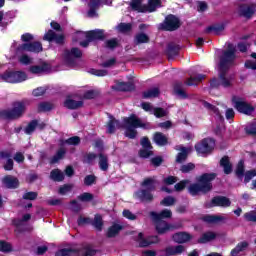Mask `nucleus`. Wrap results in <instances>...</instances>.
<instances>
[{
	"mask_svg": "<svg viewBox=\"0 0 256 256\" xmlns=\"http://www.w3.org/2000/svg\"><path fill=\"white\" fill-rule=\"evenodd\" d=\"M161 205H164V207H171V205H175V198L168 196L161 201Z\"/></svg>",
	"mask_w": 256,
	"mask_h": 256,
	"instance_id": "3c124183",
	"label": "nucleus"
},
{
	"mask_svg": "<svg viewBox=\"0 0 256 256\" xmlns=\"http://www.w3.org/2000/svg\"><path fill=\"white\" fill-rule=\"evenodd\" d=\"M78 199L84 203H89V201H93V194L84 192L78 196Z\"/></svg>",
	"mask_w": 256,
	"mask_h": 256,
	"instance_id": "a18cd8bd",
	"label": "nucleus"
},
{
	"mask_svg": "<svg viewBox=\"0 0 256 256\" xmlns=\"http://www.w3.org/2000/svg\"><path fill=\"white\" fill-rule=\"evenodd\" d=\"M215 237H217V234L214 232H207L199 239V243H209V241H213Z\"/></svg>",
	"mask_w": 256,
	"mask_h": 256,
	"instance_id": "4c0bfd02",
	"label": "nucleus"
},
{
	"mask_svg": "<svg viewBox=\"0 0 256 256\" xmlns=\"http://www.w3.org/2000/svg\"><path fill=\"white\" fill-rule=\"evenodd\" d=\"M50 179L52 181H63L65 179V174L59 169L52 170L50 173Z\"/></svg>",
	"mask_w": 256,
	"mask_h": 256,
	"instance_id": "72a5a7b5",
	"label": "nucleus"
},
{
	"mask_svg": "<svg viewBox=\"0 0 256 256\" xmlns=\"http://www.w3.org/2000/svg\"><path fill=\"white\" fill-rule=\"evenodd\" d=\"M154 142L159 147H164V145H167V136H165L163 133H155L154 134Z\"/></svg>",
	"mask_w": 256,
	"mask_h": 256,
	"instance_id": "2f4dec72",
	"label": "nucleus"
},
{
	"mask_svg": "<svg viewBox=\"0 0 256 256\" xmlns=\"http://www.w3.org/2000/svg\"><path fill=\"white\" fill-rule=\"evenodd\" d=\"M247 242H240L232 251H231V256H237L241 251H245L248 247Z\"/></svg>",
	"mask_w": 256,
	"mask_h": 256,
	"instance_id": "e433bc0d",
	"label": "nucleus"
},
{
	"mask_svg": "<svg viewBox=\"0 0 256 256\" xmlns=\"http://www.w3.org/2000/svg\"><path fill=\"white\" fill-rule=\"evenodd\" d=\"M123 217H125L126 219H129L130 221H135V219H137V215L133 214L129 210L123 211Z\"/></svg>",
	"mask_w": 256,
	"mask_h": 256,
	"instance_id": "680f3d73",
	"label": "nucleus"
},
{
	"mask_svg": "<svg viewBox=\"0 0 256 256\" xmlns=\"http://www.w3.org/2000/svg\"><path fill=\"white\" fill-rule=\"evenodd\" d=\"M29 219H31V214H24L22 219L14 220V225L19 229V227H23Z\"/></svg>",
	"mask_w": 256,
	"mask_h": 256,
	"instance_id": "ea45409f",
	"label": "nucleus"
},
{
	"mask_svg": "<svg viewBox=\"0 0 256 256\" xmlns=\"http://www.w3.org/2000/svg\"><path fill=\"white\" fill-rule=\"evenodd\" d=\"M246 221H253V222H256V211H250V212H247L245 215H244Z\"/></svg>",
	"mask_w": 256,
	"mask_h": 256,
	"instance_id": "e2e57ef3",
	"label": "nucleus"
},
{
	"mask_svg": "<svg viewBox=\"0 0 256 256\" xmlns=\"http://www.w3.org/2000/svg\"><path fill=\"white\" fill-rule=\"evenodd\" d=\"M245 173V166L243 164V161H240L238 163L237 169H236V175L237 177H243V174Z\"/></svg>",
	"mask_w": 256,
	"mask_h": 256,
	"instance_id": "5fc2aeb1",
	"label": "nucleus"
},
{
	"mask_svg": "<svg viewBox=\"0 0 256 256\" xmlns=\"http://www.w3.org/2000/svg\"><path fill=\"white\" fill-rule=\"evenodd\" d=\"M255 10H256V6L255 4H252L250 6H242L240 8V14L243 16V17H251V15H253V13H255Z\"/></svg>",
	"mask_w": 256,
	"mask_h": 256,
	"instance_id": "c756f323",
	"label": "nucleus"
},
{
	"mask_svg": "<svg viewBox=\"0 0 256 256\" xmlns=\"http://www.w3.org/2000/svg\"><path fill=\"white\" fill-rule=\"evenodd\" d=\"M98 165L101 171H107V169H109V159L107 158V156L99 154Z\"/></svg>",
	"mask_w": 256,
	"mask_h": 256,
	"instance_id": "473e14b6",
	"label": "nucleus"
},
{
	"mask_svg": "<svg viewBox=\"0 0 256 256\" xmlns=\"http://www.w3.org/2000/svg\"><path fill=\"white\" fill-rule=\"evenodd\" d=\"M189 185L188 180H183L175 185L176 191H183Z\"/></svg>",
	"mask_w": 256,
	"mask_h": 256,
	"instance_id": "052dcab7",
	"label": "nucleus"
},
{
	"mask_svg": "<svg viewBox=\"0 0 256 256\" xmlns=\"http://www.w3.org/2000/svg\"><path fill=\"white\" fill-rule=\"evenodd\" d=\"M185 251V246H170L162 251L161 256H173V255H181Z\"/></svg>",
	"mask_w": 256,
	"mask_h": 256,
	"instance_id": "a211bd4d",
	"label": "nucleus"
},
{
	"mask_svg": "<svg viewBox=\"0 0 256 256\" xmlns=\"http://www.w3.org/2000/svg\"><path fill=\"white\" fill-rule=\"evenodd\" d=\"M235 60V46L232 44L228 45V50L223 53V56L220 59V63L218 65L219 71V79H213L211 82V87H231L233 85V77L227 75V69H229V65L233 63Z\"/></svg>",
	"mask_w": 256,
	"mask_h": 256,
	"instance_id": "f03ea898",
	"label": "nucleus"
},
{
	"mask_svg": "<svg viewBox=\"0 0 256 256\" xmlns=\"http://www.w3.org/2000/svg\"><path fill=\"white\" fill-rule=\"evenodd\" d=\"M232 103L235 109H237L239 113H244V115H253L255 112V107L247 103V101L241 97L234 96L232 98Z\"/></svg>",
	"mask_w": 256,
	"mask_h": 256,
	"instance_id": "6e6552de",
	"label": "nucleus"
},
{
	"mask_svg": "<svg viewBox=\"0 0 256 256\" xmlns=\"http://www.w3.org/2000/svg\"><path fill=\"white\" fill-rule=\"evenodd\" d=\"M83 53L78 48L66 50L63 54V61L68 67H75L77 59H81Z\"/></svg>",
	"mask_w": 256,
	"mask_h": 256,
	"instance_id": "9b49d317",
	"label": "nucleus"
},
{
	"mask_svg": "<svg viewBox=\"0 0 256 256\" xmlns=\"http://www.w3.org/2000/svg\"><path fill=\"white\" fill-rule=\"evenodd\" d=\"M1 78L6 83H22V81H27V73L23 71L5 72Z\"/></svg>",
	"mask_w": 256,
	"mask_h": 256,
	"instance_id": "f8f14e48",
	"label": "nucleus"
},
{
	"mask_svg": "<svg viewBox=\"0 0 256 256\" xmlns=\"http://www.w3.org/2000/svg\"><path fill=\"white\" fill-rule=\"evenodd\" d=\"M0 159H7L6 164L4 165L5 171L13 170V159H11V154L9 152H0Z\"/></svg>",
	"mask_w": 256,
	"mask_h": 256,
	"instance_id": "c85d7f7f",
	"label": "nucleus"
},
{
	"mask_svg": "<svg viewBox=\"0 0 256 256\" xmlns=\"http://www.w3.org/2000/svg\"><path fill=\"white\" fill-rule=\"evenodd\" d=\"M43 127H45V123H39V121L33 120L26 126L24 132L26 135H31V133L35 132V129H43Z\"/></svg>",
	"mask_w": 256,
	"mask_h": 256,
	"instance_id": "393cba45",
	"label": "nucleus"
},
{
	"mask_svg": "<svg viewBox=\"0 0 256 256\" xmlns=\"http://www.w3.org/2000/svg\"><path fill=\"white\" fill-rule=\"evenodd\" d=\"M119 91H131V89H133V86L131 84H127L125 82H121L120 84H118Z\"/></svg>",
	"mask_w": 256,
	"mask_h": 256,
	"instance_id": "13d9d810",
	"label": "nucleus"
},
{
	"mask_svg": "<svg viewBox=\"0 0 256 256\" xmlns=\"http://www.w3.org/2000/svg\"><path fill=\"white\" fill-rule=\"evenodd\" d=\"M65 155V149L61 148L58 150L56 155L51 159V163H58L60 159H63V156Z\"/></svg>",
	"mask_w": 256,
	"mask_h": 256,
	"instance_id": "09e8293b",
	"label": "nucleus"
},
{
	"mask_svg": "<svg viewBox=\"0 0 256 256\" xmlns=\"http://www.w3.org/2000/svg\"><path fill=\"white\" fill-rule=\"evenodd\" d=\"M53 109V105L49 102H43L38 105V111H51Z\"/></svg>",
	"mask_w": 256,
	"mask_h": 256,
	"instance_id": "8fccbe9b",
	"label": "nucleus"
},
{
	"mask_svg": "<svg viewBox=\"0 0 256 256\" xmlns=\"http://www.w3.org/2000/svg\"><path fill=\"white\" fill-rule=\"evenodd\" d=\"M65 37L63 34H57L53 30H49L45 35H44V40L45 41H55V43H58V45H61L63 43Z\"/></svg>",
	"mask_w": 256,
	"mask_h": 256,
	"instance_id": "aec40b11",
	"label": "nucleus"
},
{
	"mask_svg": "<svg viewBox=\"0 0 256 256\" xmlns=\"http://www.w3.org/2000/svg\"><path fill=\"white\" fill-rule=\"evenodd\" d=\"M215 148V140L212 138H206L200 143L196 144L195 149L199 155H205V153H211Z\"/></svg>",
	"mask_w": 256,
	"mask_h": 256,
	"instance_id": "4468645a",
	"label": "nucleus"
},
{
	"mask_svg": "<svg viewBox=\"0 0 256 256\" xmlns=\"http://www.w3.org/2000/svg\"><path fill=\"white\" fill-rule=\"evenodd\" d=\"M143 0H132L131 7L134 11L138 13H145V5H142Z\"/></svg>",
	"mask_w": 256,
	"mask_h": 256,
	"instance_id": "f704fd0d",
	"label": "nucleus"
},
{
	"mask_svg": "<svg viewBox=\"0 0 256 256\" xmlns=\"http://www.w3.org/2000/svg\"><path fill=\"white\" fill-rule=\"evenodd\" d=\"M205 221L208 223H219V221H225L224 216H206Z\"/></svg>",
	"mask_w": 256,
	"mask_h": 256,
	"instance_id": "de8ad7c7",
	"label": "nucleus"
},
{
	"mask_svg": "<svg viewBox=\"0 0 256 256\" xmlns=\"http://www.w3.org/2000/svg\"><path fill=\"white\" fill-rule=\"evenodd\" d=\"M155 185H157L155 178H146L142 182V187H144L146 190L136 192L134 197H136V199H140L141 201H151L153 199V194H151V191L155 189Z\"/></svg>",
	"mask_w": 256,
	"mask_h": 256,
	"instance_id": "39448f33",
	"label": "nucleus"
},
{
	"mask_svg": "<svg viewBox=\"0 0 256 256\" xmlns=\"http://www.w3.org/2000/svg\"><path fill=\"white\" fill-rule=\"evenodd\" d=\"M18 61L21 63V65H31V63H33V58L27 54H22L19 56Z\"/></svg>",
	"mask_w": 256,
	"mask_h": 256,
	"instance_id": "37998d69",
	"label": "nucleus"
},
{
	"mask_svg": "<svg viewBox=\"0 0 256 256\" xmlns=\"http://www.w3.org/2000/svg\"><path fill=\"white\" fill-rule=\"evenodd\" d=\"M136 43H147L149 41V36L147 34H138L135 38Z\"/></svg>",
	"mask_w": 256,
	"mask_h": 256,
	"instance_id": "603ef678",
	"label": "nucleus"
},
{
	"mask_svg": "<svg viewBox=\"0 0 256 256\" xmlns=\"http://www.w3.org/2000/svg\"><path fill=\"white\" fill-rule=\"evenodd\" d=\"M246 132L250 135H256V122H252L246 127Z\"/></svg>",
	"mask_w": 256,
	"mask_h": 256,
	"instance_id": "0e129e2a",
	"label": "nucleus"
},
{
	"mask_svg": "<svg viewBox=\"0 0 256 256\" xmlns=\"http://www.w3.org/2000/svg\"><path fill=\"white\" fill-rule=\"evenodd\" d=\"M2 183L7 189H17L19 187V180L13 176H5Z\"/></svg>",
	"mask_w": 256,
	"mask_h": 256,
	"instance_id": "5701e85b",
	"label": "nucleus"
},
{
	"mask_svg": "<svg viewBox=\"0 0 256 256\" xmlns=\"http://www.w3.org/2000/svg\"><path fill=\"white\" fill-rule=\"evenodd\" d=\"M117 30L120 33H129L131 31V24L129 23H121L117 26Z\"/></svg>",
	"mask_w": 256,
	"mask_h": 256,
	"instance_id": "49530a36",
	"label": "nucleus"
},
{
	"mask_svg": "<svg viewBox=\"0 0 256 256\" xmlns=\"http://www.w3.org/2000/svg\"><path fill=\"white\" fill-rule=\"evenodd\" d=\"M150 215H151L153 221H163V219H170V217H171V215H173V213L171 212V210L165 209L160 213L151 212Z\"/></svg>",
	"mask_w": 256,
	"mask_h": 256,
	"instance_id": "b1692460",
	"label": "nucleus"
},
{
	"mask_svg": "<svg viewBox=\"0 0 256 256\" xmlns=\"http://www.w3.org/2000/svg\"><path fill=\"white\" fill-rule=\"evenodd\" d=\"M142 109L144 111H149L152 115H155L157 118L166 117L167 110L163 108H153L149 103H142Z\"/></svg>",
	"mask_w": 256,
	"mask_h": 256,
	"instance_id": "f3484780",
	"label": "nucleus"
},
{
	"mask_svg": "<svg viewBox=\"0 0 256 256\" xmlns=\"http://www.w3.org/2000/svg\"><path fill=\"white\" fill-rule=\"evenodd\" d=\"M179 27H181V22L175 15H168L165 21L159 25V29H163L164 31H175Z\"/></svg>",
	"mask_w": 256,
	"mask_h": 256,
	"instance_id": "ddd939ff",
	"label": "nucleus"
},
{
	"mask_svg": "<svg viewBox=\"0 0 256 256\" xmlns=\"http://www.w3.org/2000/svg\"><path fill=\"white\" fill-rule=\"evenodd\" d=\"M203 79H205V75L203 74H198L196 77L191 76L187 80L186 85H197V83H199V81H203Z\"/></svg>",
	"mask_w": 256,
	"mask_h": 256,
	"instance_id": "a19ab883",
	"label": "nucleus"
},
{
	"mask_svg": "<svg viewBox=\"0 0 256 256\" xmlns=\"http://www.w3.org/2000/svg\"><path fill=\"white\" fill-rule=\"evenodd\" d=\"M192 236L186 232H180L173 235V241L175 243H187V241H191Z\"/></svg>",
	"mask_w": 256,
	"mask_h": 256,
	"instance_id": "cd10ccee",
	"label": "nucleus"
},
{
	"mask_svg": "<svg viewBox=\"0 0 256 256\" xmlns=\"http://www.w3.org/2000/svg\"><path fill=\"white\" fill-rule=\"evenodd\" d=\"M163 0H149L148 4L145 5V13H153L161 7Z\"/></svg>",
	"mask_w": 256,
	"mask_h": 256,
	"instance_id": "bb28decb",
	"label": "nucleus"
},
{
	"mask_svg": "<svg viewBox=\"0 0 256 256\" xmlns=\"http://www.w3.org/2000/svg\"><path fill=\"white\" fill-rule=\"evenodd\" d=\"M93 225L98 231H101V229H103V218L101 217V215H95Z\"/></svg>",
	"mask_w": 256,
	"mask_h": 256,
	"instance_id": "79ce46f5",
	"label": "nucleus"
},
{
	"mask_svg": "<svg viewBox=\"0 0 256 256\" xmlns=\"http://www.w3.org/2000/svg\"><path fill=\"white\" fill-rule=\"evenodd\" d=\"M27 105H29V102L25 100L15 102L13 108L5 112L6 117L8 119H17V117H21L25 113Z\"/></svg>",
	"mask_w": 256,
	"mask_h": 256,
	"instance_id": "9d476101",
	"label": "nucleus"
},
{
	"mask_svg": "<svg viewBox=\"0 0 256 256\" xmlns=\"http://www.w3.org/2000/svg\"><path fill=\"white\" fill-rule=\"evenodd\" d=\"M138 127L142 129H149V124L142 122L136 115H131L130 117L124 118L123 123L118 122L110 116L109 122L107 124V133H115L116 129L124 128L125 135L129 139H135L137 137V129Z\"/></svg>",
	"mask_w": 256,
	"mask_h": 256,
	"instance_id": "f257e3e1",
	"label": "nucleus"
},
{
	"mask_svg": "<svg viewBox=\"0 0 256 256\" xmlns=\"http://www.w3.org/2000/svg\"><path fill=\"white\" fill-rule=\"evenodd\" d=\"M154 221L156 225V231L160 235H162L163 233H167V231H171V229H173V226H171V224L167 223L164 220H154Z\"/></svg>",
	"mask_w": 256,
	"mask_h": 256,
	"instance_id": "412c9836",
	"label": "nucleus"
},
{
	"mask_svg": "<svg viewBox=\"0 0 256 256\" xmlns=\"http://www.w3.org/2000/svg\"><path fill=\"white\" fill-rule=\"evenodd\" d=\"M11 48L16 49V55L25 53V51L28 53H41V51H43V45H41L40 42L24 43L20 45H18L17 42H13Z\"/></svg>",
	"mask_w": 256,
	"mask_h": 256,
	"instance_id": "0eeeda50",
	"label": "nucleus"
},
{
	"mask_svg": "<svg viewBox=\"0 0 256 256\" xmlns=\"http://www.w3.org/2000/svg\"><path fill=\"white\" fill-rule=\"evenodd\" d=\"M215 179V174H203L198 178V184H192L189 187L191 195H199V193H207L213 189L211 181Z\"/></svg>",
	"mask_w": 256,
	"mask_h": 256,
	"instance_id": "7ed1b4c3",
	"label": "nucleus"
},
{
	"mask_svg": "<svg viewBox=\"0 0 256 256\" xmlns=\"http://www.w3.org/2000/svg\"><path fill=\"white\" fill-rule=\"evenodd\" d=\"M212 205L215 207H230L231 200L225 196H218L212 200Z\"/></svg>",
	"mask_w": 256,
	"mask_h": 256,
	"instance_id": "a878e982",
	"label": "nucleus"
},
{
	"mask_svg": "<svg viewBox=\"0 0 256 256\" xmlns=\"http://www.w3.org/2000/svg\"><path fill=\"white\" fill-rule=\"evenodd\" d=\"M32 95L34 97H41L42 95H45V88L39 87L33 90Z\"/></svg>",
	"mask_w": 256,
	"mask_h": 256,
	"instance_id": "774afa93",
	"label": "nucleus"
},
{
	"mask_svg": "<svg viewBox=\"0 0 256 256\" xmlns=\"http://www.w3.org/2000/svg\"><path fill=\"white\" fill-rule=\"evenodd\" d=\"M122 229L123 226L121 224H113L108 228L107 237H117Z\"/></svg>",
	"mask_w": 256,
	"mask_h": 256,
	"instance_id": "7c9ffc66",
	"label": "nucleus"
},
{
	"mask_svg": "<svg viewBox=\"0 0 256 256\" xmlns=\"http://www.w3.org/2000/svg\"><path fill=\"white\" fill-rule=\"evenodd\" d=\"M136 241L140 245V247H149V245L159 243V237L149 236V237L145 238V235H143V233L140 232L138 234Z\"/></svg>",
	"mask_w": 256,
	"mask_h": 256,
	"instance_id": "2eb2a0df",
	"label": "nucleus"
},
{
	"mask_svg": "<svg viewBox=\"0 0 256 256\" xmlns=\"http://www.w3.org/2000/svg\"><path fill=\"white\" fill-rule=\"evenodd\" d=\"M71 189H73L72 185L65 184L62 187H60L59 194L60 195H67V193H69V191H71Z\"/></svg>",
	"mask_w": 256,
	"mask_h": 256,
	"instance_id": "4d7b16f0",
	"label": "nucleus"
},
{
	"mask_svg": "<svg viewBox=\"0 0 256 256\" xmlns=\"http://www.w3.org/2000/svg\"><path fill=\"white\" fill-rule=\"evenodd\" d=\"M255 176H256V170H251L246 172L245 179H244L245 183H249V181H251L252 178Z\"/></svg>",
	"mask_w": 256,
	"mask_h": 256,
	"instance_id": "338daca9",
	"label": "nucleus"
},
{
	"mask_svg": "<svg viewBox=\"0 0 256 256\" xmlns=\"http://www.w3.org/2000/svg\"><path fill=\"white\" fill-rule=\"evenodd\" d=\"M176 151H180L176 157L177 163H183L187 159V156L191 151H193V148L191 147H183V146H176Z\"/></svg>",
	"mask_w": 256,
	"mask_h": 256,
	"instance_id": "6ab92c4d",
	"label": "nucleus"
},
{
	"mask_svg": "<svg viewBox=\"0 0 256 256\" xmlns=\"http://www.w3.org/2000/svg\"><path fill=\"white\" fill-rule=\"evenodd\" d=\"M67 109H79L83 107V100H77V97L67 98L64 102Z\"/></svg>",
	"mask_w": 256,
	"mask_h": 256,
	"instance_id": "4be33fe9",
	"label": "nucleus"
},
{
	"mask_svg": "<svg viewBox=\"0 0 256 256\" xmlns=\"http://www.w3.org/2000/svg\"><path fill=\"white\" fill-rule=\"evenodd\" d=\"M220 165H221V167H223L224 173L226 175H229V173H231V171H233L231 164L229 163L228 157H223L220 161Z\"/></svg>",
	"mask_w": 256,
	"mask_h": 256,
	"instance_id": "c9c22d12",
	"label": "nucleus"
},
{
	"mask_svg": "<svg viewBox=\"0 0 256 256\" xmlns=\"http://www.w3.org/2000/svg\"><path fill=\"white\" fill-rule=\"evenodd\" d=\"M117 45H119V42L117 41V39H111L106 41L107 49H115Z\"/></svg>",
	"mask_w": 256,
	"mask_h": 256,
	"instance_id": "69168bd1",
	"label": "nucleus"
},
{
	"mask_svg": "<svg viewBox=\"0 0 256 256\" xmlns=\"http://www.w3.org/2000/svg\"><path fill=\"white\" fill-rule=\"evenodd\" d=\"M7 25H9V21L7 20V14L0 11V27H3V29H5Z\"/></svg>",
	"mask_w": 256,
	"mask_h": 256,
	"instance_id": "864d4df0",
	"label": "nucleus"
},
{
	"mask_svg": "<svg viewBox=\"0 0 256 256\" xmlns=\"http://www.w3.org/2000/svg\"><path fill=\"white\" fill-rule=\"evenodd\" d=\"M0 251L2 253H11V251H13V246L8 242L0 241Z\"/></svg>",
	"mask_w": 256,
	"mask_h": 256,
	"instance_id": "c03bdc74",
	"label": "nucleus"
},
{
	"mask_svg": "<svg viewBox=\"0 0 256 256\" xmlns=\"http://www.w3.org/2000/svg\"><path fill=\"white\" fill-rule=\"evenodd\" d=\"M104 3L105 5H111V0H92L89 3L88 17H97V9Z\"/></svg>",
	"mask_w": 256,
	"mask_h": 256,
	"instance_id": "dca6fc26",
	"label": "nucleus"
},
{
	"mask_svg": "<svg viewBox=\"0 0 256 256\" xmlns=\"http://www.w3.org/2000/svg\"><path fill=\"white\" fill-rule=\"evenodd\" d=\"M144 99H153L154 97H159V88H152L143 93Z\"/></svg>",
	"mask_w": 256,
	"mask_h": 256,
	"instance_id": "58836bf2",
	"label": "nucleus"
},
{
	"mask_svg": "<svg viewBox=\"0 0 256 256\" xmlns=\"http://www.w3.org/2000/svg\"><path fill=\"white\" fill-rule=\"evenodd\" d=\"M193 169H195V164L193 163H188L181 167L182 173H189V171H193Z\"/></svg>",
	"mask_w": 256,
	"mask_h": 256,
	"instance_id": "bf43d9fd",
	"label": "nucleus"
},
{
	"mask_svg": "<svg viewBox=\"0 0 256 256\" xmlns=\"http://www.w3.org/2000/svg\"><path fill=\"white\" fill-rule=\"evenodd\" d=\"M153 155V151H151V148H143L140 150V157L147 159L148 157H151Z\"/></svg>",
	"mask_w": 256,
	"mask_h": 256,
	"instance_id": "6e6d98bb",
	"label": "nucleus"
},
{
	"mask_svg": "<svg viewBox=\"0 0 256 256\" xmlns=\"http://www.w3.org/2000/svg\"><path fill=\"white\" fill-rule=\"evenodd\" d=\"M28 71L32 75H47L53 72V66L47 61H40L38 64L31 65Z\"/></svg>",
	"mask_w": 256,
	"mask_h": 256,
	"instance_id": "1a4fd4ad",
	"label": "nucleus"
},
{
	"mask_svg": "<svg viewBox=\"0 0 256 256\" xmlns=\"http://www.w3.org/2000/svg\"><path fill=\"white\" fill-rule=\"evenodd\" d=\"M95 251L87 246L85 248L71 247L63 248L56 252L55 256H93Z\"/></svg>",
	"mask_w": 256,
	"mask_h": 256,
	"instance_id": "423d86ee",
	"label": "nucleus"
},
{
	"mask_svg": "<svg viewBox=\"0 0 256 256\" xmlns=\"http://www.w3.org/2000/svg\"><path fill=\"white\" fill-rule=\"evenodd\" d=\"M77 41H80L81 47H88L91 41H99L105 39L103 30H94L90 32H78L76 33Z\"/></svg>",
	"mask_w": 256,
	"mask_h": 256,
	"instance_id": "20e7f679",
	"label": "nucleus"
}]
</instances>
